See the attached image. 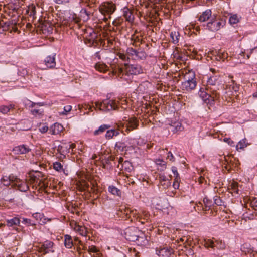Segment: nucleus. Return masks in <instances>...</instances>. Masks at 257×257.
<instances>
[{
	"label": "nucleus",
	"instance_id": "obj_19",
	"mask_svg": "<svg viewBox=\"0 0 257 257\" xmlns=\"http://www.w3.org/2000/svg\"><path fill=\"white\" fill-rule=\"evenodd\" d=\"M239 90V86L234 83V81L232 80V84L227 86L226 93L229 95H234V93H236Z\"/></svg>",
	"mask_w": 257,
	"mask_h": 257
},
{
	"label": "nucleus",
	"instance_id": "obj_14",
	"mask_svg": "<svg viewBox=\"0 0 257 257\" xmlns=\"http://www.w3.org/2000/svg\"><path fill=\"white\" fill-rule=\"evenodd\" d=\"M54 243L51 241L46 240L42 245L40 248V251L43 252L44 254L49 253V252H54V250L53 248Z\"/></svg>",
	"mask_w": 257,
	"mask_h": 257
},
{
	"label": "nucleus",
	"instance_id": "obj_9",
	"mask_svg": "<svg viewBox=\"0 0 257 257\" xmlns=\"http://www.w3.org/2000/svg\"><path fill=\"white\" fill-rule=\"evenodd\" d=\"M173 252V249L167 246L160 247L156 249V253L159 257H170Z\"/></svg>",
	"mask_w": 257,
	"mask_h": 257
},
{
	"label": "nucleus",
	"instance_id": "obj_60",
	"mask_svg": "<svg viewBox=\"0 0 257 257\" xmlns=\"http://www.w3.org/2000/svg\"><path fill=\"white\" fill-rule=\"evenodd\" d=\"M39 131L42 133H45L48 131V127L47 125H43L39 128Z\"/></svg>",
	"mask_w": 257,
	"mask_h": 257
},
{
	"label": "nucleus",
	"instance_id": "obj_12",
	"mask_svg": "<svg viewBox=\"0 0 257 257\" xmlns=\"http://www.w3.org/2000/svg\"><path fill=\"white\" fill-rule=\"evenodd\" d=\"M31 151V149L26 145H20L13 149V152L15 155L25 154Z\"/></svg>",
	"mask_w": 257,
	"mask_h": 257
},
{
	"label": "nucleus",
	"instance_id": "obj_4",
	"mask_svg": "<svg viewBox=\"0 0 257 257\" xmlns=\"http://www.w3.org/2000/svg\"><path fill=\"white\" fill-rule=\"evenodd\" d=\"M95 106L100 110L108 111L116 109L117 107V103L116 100L106 99L101 102H96Z\"/></svg>",
	"mask_w": 257,
	"mask_h": 257
},
{
	"label": "nucleus",
	"instance_id": "obj_7",
	"mask_svg": "<svg viewBox=\"0 0 257 257\" xmlns=\"http://www.w3.org/2000/svg\"><path fill=\"white\" fill-rule=\"evenodd\" d=\"M225 23V21L222 19H211L207 24L206 27L209 30L215 32L223 27Z\"/></svg>",
	"mask_w": 257,
	"mask_h": 257
},
{
	"label": "nucleus",
	"instance_id": "obj_10",
	"mask_svg": "<svg viewBox=\"0 0 257 257\" xmlns=\"http://www.w3.org/2000/svg\"><path fill=\"white\" fill-rule=\"evenodd\" d=\"M126 72L131 75H137L143 72L141 66L138 64H132L126 66Z\"/></svg>",
	"mask_w": 257,
	"mask_h": 257
},
{
	"label": "nucleus",
	"instance_id": "obj_27",
	"mask_svg": "<svg viewBox=\"0 0 257 257\" xmlns=\"http://www.w3.org/2000/svg\"><path fill=\"white\" fill-rule=\"evenodd\" d=\"M241 17L237 14H231L229 19V23L231 25L236 24L239 22Z\"/></svg>",
	"mask_w": 257,
	"mask_h": 257
},
{
	"label": "nucleus",
	"instance_id": "obj_37",
	"mask_svg": "<svg viewBox=\"0 0 257 257\" xmlns=\"http://www.w3.org/2000/svg\"><path fill=\"white\" fill-rule=\"evenodd\" d=\"M131 163L128 161H125L123 164H121V166H120L119 164L117 165V168L119 169L124 170L128 171L131 170Z\"/></svg>",
	"mask_w": 257,
	"mask_h": 257
},
{
	"label": "nucleus",
	"instance_id": "obj_3",
	"mask_svg": "<svg viewBox=\"0 0 257 257\" xmlns=\"http://www.w3.org/2000/svg\"><path fill=\"white\" fill-rule=\"evenodd\" d=\"M184 77L185 80L182 83L181 89L188 92L194 90L197 85L195 73L192 71H189Z\"/></svg>",
	"mask_w": 257,
	"mask_h": 257
},
{
	"label": "nucleus",
	"instance_id": "obj_11",
	"mask_svg": "<svg viewBox=\"0 0 257 257\" xmlns=\"http://www.w3.org/2000/svg\"><path fill=\"white\" fill-rule=\"evenodd\" d=\"M123 120L124 121L123 126H125L126 130L129 131L137 128L138 126V122L134 118H128L127 119L126 117H125V119Z\"/></svg>",
	"mask_w": 257,
	"mask_h": 257
},
{
	"label": "nucleus",
	"instance_id": "obj_64",
	"mask_svg": "<svg viewBox=\"0 0 257 257\" xmlns=\"http://www.w3.org/2000/svg\"><path fill=\"white\" fill-rule=\"evenodd\" d=\"M22 222L25 224L34 225V223H31V220L28 218H23Z\"/></svg>",
	"mask_w": 257,
	"mask_h": 257
},
{
	"label": "nucleus",
	"instance_id": "obj_32",
	"mask_svg": "<svg viewBox=\"0 0 257 257\" xmlns=\"http://www.w3.org/2000/svg\"><path fill=\"white\" fill-rule=\"evenodd\" d=\"M110 127V125L107 124H103L100 125L97 130L94 132V135L96 136L104 133L107 129Z\"/></svg>",
	"mask_w": 257,
	"mask_h": 257
},
{
	"label": "nucleus",
	"instance_id": "obj_5",
	"mask_svg": "<svg viewBox=\"0 0 257 257\" xmlns=\"http://www.w3.org/2000/svg\"><path fill=\"white\" fill-rule=\"evenodd\" d=\"M115 10V6L111 2H104L99 7V11L104 15L103 20L106 22L110 18L111 15Z\"/></svg>",
	"mask_w": 257,
	"mask_h": 257
},
{
	"label": "nucleus",
	"instance_id": "obj_31",
	"mask_svg": "<svg viewBox=\"0 0 257 257\" xmlns=\"http://www.w3.org/2000/svg\"><path fill=\"white\" fill-rule=\"evenodd\" d=\"M64 238L65 246L67 248H71L73 245L71 236L69 235H65Z\"/></svg>",
	"mask_w": 257,
	"mask_h": 257
},
{
	"label": "nucleus",
	"instance_id": "obj_51",
	"mask_svg": "<svg viewBox=\"0 0 257 257\" xmlns=\"http://www.w3.org/2000/svg\"><path fill=\"white\" fill-rule=\"evenodd\" d=\"M203 203L205 205L206 210H208L212 204L211 201L209 200L207 198L205 197L203 199Z\"/></svg>",
	"mask_w": 257,
	"mask_h": 257
},
{
	"label": "nucleus",
	"instance_id": "obj_2",
	"mask_svg": "<svg viewBox=\"0 0 257 257\" xmlns=\"http://www.w3.org/2000/svg\"><path fill=\"white\" fill-rule=\"evenodd\" d=\"M120 211L122 214L125 215L127 218H130V215L138 220L142 224L144 223V221H142V217L143 216V219L147 220L149 217V212L145 210H142L140 212L137 210H131L130 208L125 207V208L120 209Z\"/></svg>",
	"mask_w": 257,
	"mask_h": 257
},
{
	"label": "nucleus",
	"instance_id": "obj_58",
	"mask_svg": "<svg viewBox=\"0 0 257 257\" xmlns=\"http://www.w3.org/2000/svg\"><path fill=\"white\" fill-rule=\"evenodd\" d=\"M214 202L218 206H221L222 203L221 200L218 196H215L214 197Z\"/></svg>",
	"mask_w": 257,
	"mask_h": 257
},
{
	"label": "nucleus",
	"instance_id": "obj_34",
	"mask_svg": "<svg viewBox=\"0 0 257 257\" xmlns=\"http://www.w3.org/2000/svg\"><path fill=\"white\" fill-rule=\"evenodd\" d=\"M96 70L100 72H105L108 70V67L104 63H97L95 65Z\"/></svg>",
	"mask_w": 257,
	"mask_h": 257
},
{
	"label": "nucleus",
	"instance_id": "obj_28",
	"mask_svg": "<svg viewBox=\"0 0 257 257\" xmlns=\"http://www.w3.org/2000/svg\"><path fill=\"white\" fill-rule=\"evenodd\" d=\"M108 191L113 195L120 196L121 194V191L113 185H110L108 187Z\"/></svg>",
	"mask_w": 257,
	"mask_h": 257
},
{
	"label": "nucleus",
	"instance_id": "obj_55",
	"mask_svg": "<svg viewBox=\"0 0 257 257\" xmlns=\"http://www.w3.org/2000/svg\"><path fill=\"white\" fill-rule=\"evenodd\" d=\"M118 56L120 59H122L123 61L125 62L128 61V60L130 59L127 55L123 53H119L118 54Z\"/></svg>",
	"mask_w": 257,
	"mask_h": 257
},
{
	"label": "nucleus",
	"instance_id": "obj_53",
	"mask_svg": "<svg viewBox=\"0 0 257 257\" xmlns=\"http://www.w3.org/2000/svg\"><path fill=\"white\" fill-rule=\"evenodd\" d=\"M10 177V183H13L14 185L16 184V183L18 182V181L20 180V179L18 178L16 176L13 175H11L9 176Z\"/></svg>",
	"mask_w": 257,
	"mask_h": 257
},
{
	"label": "nucleus",
	"instance_id": "obj_57",
	"mask_svg": "<svg viewBox=\"0 0 257 257\" xmlns=\"http://www.w3.org/2000/svg\"><path fill=\"white\" fill-rule=\"evenodd\" d=\"M33 217L37 221L40 220L43 217V215L40 213H35L33 214Z\"/></svg>",
	"mask_w": 257,
	"mask_h": 257
},
{
	"label": "nucleus",
	"instance_id": "obj_62",
	"mask_svg": "<svg viewBox=\"0 0 257 257\" xmlns=\"http://www.w3.org/2000/svg\"><path fill=\"white\" fill-rule=\"evenodd\" d=\"M224 141L226 142L228 145H229L231 146H234V142L230 138H225L224 139Z\"/></svg>",
	"mask_w": 257,
	"mask_h": 257
},
{
	"label": "nucleus",
	"instance_id": "obj_18",
	"mask_svg": "<svg viewBox=\"0 0 257 257\" xmlns=\"http://www.w3.org/2000/svg\"><path fill=\"white\" fill-rule=\"evenodd\" d=\"M125 145L126 146V151H130L134 150L136 147V140L134 139H124Z\"/></svg>",
	"mask_w": 257,
	"mask_h": 257
},
{
	"label": "nucleus",
	"instance_id": "obj_36",
	"mask_svg": "<svg viewBox=\"0 0 257 257\" xmlns=\"http://www.w3.org/2000/svg\"><path fill=\"white\" fill-rule=\"evenodd\" d=\"M155 163L158 166V169L161 171L164 170L166 168V163L162 159H158L155 160Z\"/></svg>",
	"mask_w": 257,
	"mask_h": 257
},
{
	"label": "nucleus",
	"instance_id": "obj_33",
	"mask_svg": "<svg viewBox=\"0 0 257 257\" xmlns=\"http://www.w3.org/2000/svg\"><path fill=\"white\" fill-rule=\"evenodd\" d=\"M45 104L44 102L34 103L28 100L25 102V106L29 108H33L36 106H42L45 105Z\"/></svg>",
	"mask_w": 257,
	"mask_h": 257
},
{
	"label": "nucleus",
	"instance_id": "obj_54",
	"mask_svg": "<svg viewBox=\"0 0 257 257\" xmlns=\"http://www.w3.org/2000/svg\"><path fill=\"white\" fill-rule=\"evenodd\" d=\"M237 184H238V183L237 182L232 183L231 185V187L232 191L234 192H235L237 194H238L239 190L237 188Z\"/></svg>",
	"mask_w": 257,
	"mask_h": 257
},
{
	"label": "nucleus",
	"instance_id": "obj_52",
	"mask_svg": "<svg viewBox=\"0 0 257 257\" xmlns=\"http://www.w3.org/2000/svg\"><path fill=\"white\" fill-rule=\"evenodd\" d=\"M130 255L132 257H140V253L135 248H130L129 249Z\"/></svg>",
	"mask_w": 257,
	"mask_h": 257
},
{
	"label": "nucleus",
	"instance_id": "obj_21",
	"mask_svg": "<svg viewBox=\"0 0 257 257\" xmlns=\"http://www.w3.org/2000/svg\"><path fill=\"white\" fill-rule=\"evenodd\" d=\"M87 250L90 254H91L92 253H94L93 255H92V257L102 256V254L100 252L99 248L94 245L89 246Z\"/></svg>",
	"mask_w": 257,
	"mask_h": 257
},
{
	"label": "nucleus",
	"instance_id": "obj_1",
	"mask_svg": "<svg viewBox=\"0 0 257 257\" xmlns=\"http://www.w3.org/2000/svg\"><path fill=\"white\" fill-rule=\"evenodd\" d=\"M198 95L204 102L207 104H213L214 101L219 97V94L216 92L215 89H212L210 91V88L206 86L200 88Z\"/></svg>",
	"mask_w": 257,
	"mask_h": 257
},
{
	"label": "nucleus",
	"instance_id": "obj_42",
	"mask_svg": "<svg viewBox=\"0 0 257 257\" xmlns=\"http://www.w3.org/2000/svg\"><path fill=\"white\" fill-rule=\"evenodd\" d=\"M151 2L153 3L155 5V7L158 8L159 6H164V5L167 3V0H150Z\"/></svg>",
	"mask_w": 257,
	"mask_h": 257
},
{
	"label": "nucleus",
	"instance_id": "obj_39",
	"mask_svg": "<svg viewBox=\"0 0 257 257\" xmlns=\"http://www.w3.org/2000/svg\"><path fill=\"white\" fill-rule=\"evenodd\" d=\"M170 37L174 44H176L179 42V34L178 32H172L170 33Z\"/></svg>",
	"mask_w": 257,
	"mask_h": 257
},
{
	"label": "nucleus",
	"instance_id": "obj_23",
	"mask_svg": "<svg viewBox=\"0 0 257 257\" xmlns=\"http://www.w3.org/2000/svg\"><path fill=\"white\" fill-rule=\"evenodd\" d=\"M123 16L125 17L126 21L130 22H132L134 20V16L132 14V11L127 7H125L123 9Z\"/></svg>",
	"mask_w": 257,
	"mask_h": 257
},
{
	"label": "nucleus",
	"instance_id": "obj_20",
	"mask_svg": "<svg viewBox=\"0 0 257 257\" xmlns=\"http://www.w3.org/2000/svg\"><path fill=\"white\" fill-rule=\"evenodd\" d=\"M16 183V184L15 185L17 187L18 189L22 192H26L28 190L29 187L27 182L25 181H23L22 180H19Z\"/></svg>",
	"mask_w": 257,
	"mask_h": 257
},
{
	"label": "nucleus",
	"instance_id": "obj_45",
	"mask_svg": "<svg viewBox=\"0 0 257 257\" xmlns=\"http://www.w3.org/2000/svg\"><path fill=\"white\" fill-rule=\"evenodd\" d=\"M174 127V129L173 130L174 133H176L177 132H181L183 130L184 127L181 124V123L179 122H177L174 124L173 126Z\"/></svg>",
	"mask_w": 257,
	"mask_h": 257
},
{
	"label": "nucleus",
	"instance_id": "obj_8",
	"mask_svg": "<svg viewBox=\"0 0 257 257\" xmlns=\"http://www.w3.org/2000/svg\"><path fill=\"white\" fill-rule=\"evenodd\" d=\"M125 238L130 241L135 242L140 235V231L135 228H129L125 231Z\"/></svg>",
	"mask_w": 257,
	"mask_h": 257
},
{
	"label": "nucleus",
	"instance_id": "obj_25",
	"mask_svg": "<svg viewBox=\"0 0 257 257\" xmlns=\"http://www.w3.org/2000/svg\"><path fill=\"white\" fill-rule=\"evenodd\" d=\"M115 149L117 151H126V146L125 145L124 139L121 141H118L115 143Z\"/></svg>",
	"mask_w": 257,
	"mask_h": 257
},
{
	"label": "nucleus",
	"instance_id": "obj_13",
	"mask_svg": "<svg viewBox=\"0 0 257 257\" xmlns=\"http://www.w3.org/2000/svg\"><path fill=\"white\" fill-rule=\"evenodd\" d=\"M24 3L23 0H10L9 7L13 11L20 13L21 8Z\"/></svg>",
	"mask_w": 257,
	"mask_h": 257
},
{
	"label": "nucleus",
	"instance_id": "obj_47",
	"mask_svg": "<svg viewBox=\"0 0 257 257\" xmlns=\"http://www.w3.org/2000/svg\"><path fill=\"white\" fill-rule=\"evenodd\" d=\"M146 54L145 52L141 51H137L136 55V60H143L146 58Z\"/></svg>",
	"mask_w": 257,
	"mask_h": 257
},
{
	"label": "nucleus",
	"instance_id": "obj_49",
	"mask_svg": "<svg viewBox=\"0 0 257 257\" xmlns=\"http://www.w3.org/2000/svg\"><path fill=\"white\" fill-rule=\"evenodd\" d=\"M10 177L9 176H4L2 178L1 181L2 183L5 186H9L11 184Z\"/></svg>",
	"mask_w": 257,
	"mask_h": 257
},
{
	"label": "nucleus",
	"instance_id": "obj_40",
	"mask_svg": "<svg viewBox=\"0 0 257 257\" xmlns=\"http://www.w3.org/2000/svg\"><path fill=\"white\" fill-rule=\"evenodd\" d=\"M26 12L30 16L34 17L36 13L35 6L34 4L29 6Z\"/></svg>",
	"mask_w": 257,
	"mask_h": 257
},
{
	"label": "nucleus",
	"instance_id": "obj_22",
	"mask_svg": "<svg viewBox=\"0 0 257 257\" xmlns=\"http://www.w3.org/2000/svg\"><path fill=\"white\" fill-rule=\"evenodd\" d=\"M212 12L211 10L207 9L203 12L199 17L198 20L201 22H205L211 16Z\"/></svg>",
	"mask_w": 257,
	"mask_h": 257
},
{
	"label": "nucleus",
	"instance_id": "obj_61",
	"mask_svg": "<svg viewBox=\"0 0 257 257\" xmlns=\"http://www.w3.org/2000/svg\"><path fill=\"white\" fill-rule=\"evenodd\" d=\"M65 148L66 149V151H68V152H70L69 150L71 148L73 149V148H75L76 146L75 144H65Z\"/></svg>",
	"mask_w": 257,
	"mask_h": 257
},
{
	"label": "nucleus",
	"instance_id": "obj_56",
	"mask_svg": "<svg viewBox=\"0 0 257 257\" xmlns=\"http://www.w3.org/2000/svg\"><path fill=\"white\" fill-rule=\"evenodd\" d=\"M180 178H175L173 184V187L175 189H178L179 187Z\"/></svg>",
	"mask_w": 257,
	"mask_h": 257
},
{
	"label": "nucleus",
	"instance_id": "obj_48",
	"mask_svg": "<svg viewBox=\"0 0 257 257\" xmlns=\"http://www.w3.org/2000/svg\"><path fill=\"white\" fill-rule=\"evenodd\" d=\"M53 168L58 172H61L63 170V166L60 162H55L53 163Z\"/></svg>",
	"mask_w": 257,
	"mask_h": 257
},
{
	"label": "nucleus",
	"instance_id": "obj_30",
	"mask_svg": "<svg viewBox=\"0 0 257 257\" xmlns=\"http://www.w3.org/2000/svg\"><path fill=\"white\" fill-rule=\"evenodd\" d=\"M249 145L248 143L245 138H244L239 141L237 145L236 146V149L238 151L240 150H243Z\"/></svg>",
	"mask_w": 257,
	"mask_h": 257
},
{
	"label": "nucleus",
	"instance_id": "obj_15",
	"mask_svg": "<svg viewBox=\"0 0 257 257\" xmlns=\"http://www.w3.org/2000/svg\"><path fill=\"white\" fill-rule=\"evenodd\" d=\"M97 34L94 30L91 29H87L85 33L84 37L89 42L93 44L97 38Z\"/></svg>",
	"mask_w": 257,
	"mask_h": 257
},
{
	"label": "nucleus",
	"instance_id": "obj_29",
	"mask_svg": "<svg viewBox=\"0 0 257 257\" xmlns=\"http://www.w3.org/2000/svg\"><path fill=\"white\" fill-rule=\"evenodd\" d=\"M135 242H137V244L138 245L143 246L146 244L147 243V240L146 239L143 233L140 232V235H139V237Z\"/></svg>",
	"mask_w": 257,
	"mask_h": 257
},
{
	"label": "nucleus",
	"instance_id": "obj_44",
	"mask_svg": "<svg viewBox=\"0 0 257 257\" xmlns=\"http://www.w3.org/2000/svg\"><path fill=\"white\" fill-rule=\"evenodd\" d=\"M31 108V113L34 116L42 115L43 112L42 109H38L37 106Z\"/></svg>",
	"mask_w": 257,
	"mask_h": 257
},
{
	"label": "nucleus",
	"instance_id": "obj_35",
	"mask_svg": "<svg viewBox=\"0 0 257 257\" xmlns=\"http://www.w3.org/2000/svg\"><path fill=\"white\" fill-rule=\"evenodd\" d=\"M14 108V105L9 104L8 106L6 105H1L0 106V112L3 114H7L10 110Z\"/></svg>",
	"mask_w": 257,
	"mask_h": 257
},
{
	"label": "nucleus",
	"instance_id": "obj_6",
	"mask_svg": "<svg viewBox=\"0 0 257 257\" xmlns=\"http://www.w3.org/2000/svg\"><path fill=\"white\" fill-rule=\"evenodd\" d=\"M220 75L218 74H213L210 76L207 81L206 87L210 88V91L215 89L216 92L218 89V86L221 84Z\"/></svg>",
	"mask_w": 257,
	"mask_h": 257
},
{
	"label": "nucleus",
	"instance_id": "obj_63",
	"mask_svg": "<svg viewBox=\"0 0 257 257\" xmlns=\"http://www.w3.org/2000/svg\"><path fill=\"white\" fill-rule=\"evenodd\" d=\"M113 69V72L115 74H118L119 75L120 74L122 73L123 72V70L121 68L118 67L117 68H112Z\"/></svg>",
	"mask_w": 257,
	"mask_h": 257
},
{
	"label": "nucleus",
	"instance_id": "obj_43",
	"mask_svg": "<svg viewBox=\"0 0 257 257\" xmlns=\"http://www.w3.org/2000/svg\"><path fill=\"white\" fill-rule=\"evenodd\" d=\"M77 227L75 231L76 232L79 233L83 236H85L87 235V230L85 227L79 225V227Z\"/></svg>",
	"mask_w": 257,
	"mask_h": 257
},
{
	"label": "nucleus",
	"instance_id": "obj_24",
	"mask_svg": "<svg viewBox=\"0 0 257 257\" xmlns=\"http://www.w3.org/2000/svg\"><path fill=\"white\" fill-rule=\"evenodd\" d=\"M119 134V131L117 129H110L106 131L105 138L107 140L112 139L114 136H117Z\"/></svg>",
	"mask_w": 257,
	"mask_h": 257
},
{
	"label": "nucleus",
	"instance_id": "obj_59",
	"mask_svg": "<svg viewBox=\"0 0 257 257\" xmlns=\"http://www.w3.org/2000/svg\"><path fill=\"white\" fill-rule=\"evenodd\" d=\"M171 170H172V171L173 172V173L174 174V176H175V178H180L179 177V173H178V171H177V168L175 166H173L171 168Z\"/></svg>",
	"mask_w": 257,
	"mask_h": 257
},
{
	"label": "nucleus",
	"instance_id": "obj_41",
	"mask_svg": "<svg viewBox=\"0 0 257 257\" xmlns=\"http://www.w3.org/2000/svg\"><path fill=\"white\" fill-rule=\"evenodd\" d=\"M114 161V163H115V162L117 161L118 162V164H119L120 165V166H121V164H123V163L124 162L123 161V158H122V157H119V158H118L117 157L116 158H113V157L111 156L109 157V159L106 160V163L107 164H108L109 163V161Z\"/></svg>",
	"mask_w": 257,
	"mask_h": 257
},
{
	"label": "nucleus",
	"instance_id": "obj_38",
	"mask_svg": "<svg viewBox=\"0 0 257 257\" xmlns=\"http://www.w3.org/2000/svg\"><path fill=\"white\" fill-rule=\"evenodd\" d=\"M137 52L136 50L132 48H128L126 50V53L128 57H131L132 59L136 60Z\"/></svg>",
	"mask_w": 257,
	"mask_h": 257
},
{
	"label": "nucleus",
	"instance_id": "obj_50",
	"mask_svg": "<svg viewBox=\"0 0 257 257\" xmlns=\"http://www.w3.org/2000/svg\"><path fill=\"white\" fill-rule=\"evenodd\" d=\"M215 247H216L218 249L223 250L225 248L226 246L225 244L221 241H216V244H215Z\"/></svg>",
	"mask_w": 257,
	"mask_h": 257
},
{
	"label": "nucleus",
	"instance_id": "obj_16",
	"mask_svg": "<svg viewBox=\"0 0 257 257\" xmlns=\"http://www.w3.org/2000/svg\"><path fill=\"white\" fill-rule=\"evenodd\" d=\"M63 130V126L58 123H54L49 129V133L51 135H56L60 133Z\"/></svg>",
	"mask_w": 257,
	"mask_h": 257
},
{
	"label": "nucleus",
	"instance_id": "obj_17",
	"mask_svg": "<svg viewBox=\"0 0 257 257\" xmlns=\"http://www.w3.org/2000/svg\"><path fill=\"white\" fill-rule=\"evenodd\" d=\"M44 62L48 68H54L56 65L55 54L47 56L45 59Z\"/></svg>",
	"mask_w": 257,
	"mask_h": 257
},
{
	"label": "nucleus",
	"instance_id": "obj_46",
	"mask_svg": "<svg viewBox=\"0 0 257 257\" xmlns=\"http://www.w3.org/2000/svg\"><path fill=\"white\" fill-rule=\"evenodd\" d=\"M204 246L206 247H211L213 248L215 247V243L213 241L210 239L204 240Z\"/></svg>",
	"mask_w": 257,
	"mask_h": 257
},
{
	"label": "nucleus",
	"instance_id": "obj_26",
	"mask_svg": "<svg viewBox=\"0 0 257 257\" xmlns=\"http://www.w3.org/2000/svg\"><path fill=\"white\" fill-rule=\"evenodd\" d=\"M6 224L9 227H12L14 225H19L20 223V219L18 217H14L10 219H7L6 220Z\"/></svg>",
	"mask_w": 257,
	"mask_h": 257
}]
</instances>
